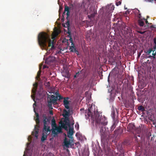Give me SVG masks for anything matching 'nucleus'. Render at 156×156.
<instances>
[{"label": "nucleus", "instance_id": "f257e3e1", "mask_svg": "<svg viewBox=\"0 0 156 156\" xmlns=\"http://www.w3.org/2000/svg\"><path fill=\"white\" fill-rule=\"evenodd\" d=\"M38 43L42 49L47 51V53H49L50 51H53L55 49L54 45L53 40L50 39V36L45 32L40 33L38 36Z\"/></svg>", "mask_w": 156, "mask_h": 156}, {"label": "nucleus", "instance_id": "f03ea898", "mask_svg": "<svg viewBox=\"0 0 156 156\" xmlns=\"http://www.w3.org/2000/svg\"><path fill=\"white\" fill-rule=\"evenodd\" d=\"M92 107H91L89 108L85 114L87 119H89V117H90L94 121H95L97 125H98V126L101 127H102L101 126H105L107 124V122L105 119V118L103 117L102 116H100L99 115L97 114L96 116H94L92 115V112L91 111Z\"/></svg>", "mask_w": 156, "mask_h": 156}, {"label": "nucleus", "instance_id": "7ed1b4c3", "mask_svg": "<svg viewBox=\"0 0 156 156\" xmlns=\"http://www.w3.org/2000/svg\"><path fill=\"white\" fill-rule=\"evenodd\" d=\"M51 126L52 134L57 135L59 133L62 132L61 128L60 127L56 126L55 121L54 119H53L51 120ZM54 136H55V135H54Z\"/></svg>", "mask_w": 156, "mask_h": 156}, {"label": "nucleus", "instance_id": "20e7f679", "mask_svg": "<svg viewBox=\"0 0 156 156\" xmlns=\"http://www.w3.org/2000/svg\"><path fill=\"white\" fill-rule=\"evenodd\" d=\"M43 122L44 124L43 130L47 132H50V127L48 126L50 123V119L45 114H43L42 116Z\"/></svg>", "mask_w": 156, "mask_h": 156}, {"label": "nucleus", "instance_id": "39448f33", "mask_svg": "<svg viewBox=\"0 0 156 156\" xmlns=\"http://www.w3.org/2000/svg\"><path fill=\"white\" fill-rule=\"evenodd\" d=\"M100 132L102 140H105L108 138L109 134V132L108 128L101 127Z\"/></svg>", "mask_w": 156, "mask_h": 156}, {"label": "nucleus", "instance_id": "423d86ee", "mask_svg": "<svg viewBox=\"0 0 156 156\" xmlns=\"http://www.w3.org/2000/svg\"><path fill=\"white\" fill-rule=\"evenodd\" d=\"M48 95V106L51 109H52V103H55L56 102V99L55 98V97L53 95Z\"/></svg>", "mask_w": 156, "mask_h": 156}, {"label": "nucleus", "instance_id": "0eeeda50", "mask_svg": "<svg viewBox=\"0 0 156 156\" xmlns=\"http://www.w3.org/2000/svg\"><path fill=\"white\" fill-rule=\"evenodd\" d=\"M61 127L66 130H68V127H70L69 124V120L68 118H65L63 122H61Z\"/></svg>", "mask_w": 156, "mask_h": 156}, {"label": "nucleus", "instance_id": "6e6552de", "mask_svg": "<svg viewBox=\"0 0 156 156\" xmlns=\"http://www.w3.org/2000/svg\"><path fill=\"white\" fill-rule=\"evenodd\" d=\"M73 5L72 4H70L69 5V7L67 5H65L64 8V12L63 13V16H64V15H65V12H67L66 15L67 16L66 19H68V18L69 16L70 11L69 9H73Z\"/></svg>", "mask_w": 156, "mask_h": 156}, {"label": "nucleus", "instance_id": "1a4fd4ad", "mask_svg": "<svg viewBox=\"0 0 156 156\" xmlns=\"http://www.w3.org/2000/svg\"><path fill=\"white\" fill-rule=\"evenodd\" d=\"M31 97L32 99H33L34 101L35 102L33 104V107L34 108V106H36V101H35L34 100V96L33 95H31ZM34 112H35L36 115V118L35 119V120L36 123V124L37 125H39L40 124V120L39 119V115L38 113H36L35 110V108H34Z\"/></svg>", "mask_w": 156, "mask_h": 156}, {"label": "nucleus", "instance_id": "9d476101", "mask_svg": "<svg viewBox=\"0 0 156 156\" xmlns=\"http://www.w3.org/2000/svg\"><path fill=\"white\" fill-rule=\"evenodd\" d=\"M112 16L111 12L108 11L106 12L105 15L102 16V19L104 22H106L107 20H108Z\"/></svg>", "mask_w": 156, "mask_h": 156}, {"label": "nucleus", "instance_id": "9b49d317", "mask_svg": "<svg viewBox=\"0 0 156 156\" xmlns=\"http://www.w3.org/2000/svg\"><path fill=\"white\" fill-rule=\"evenodd\" d=\"M50 132H47L45 130H44L43 129L42 133L41 139V142H43L44 141L46 140L47 136L49 133Z\"/></svg>", "mask_w": 156, "mask_h": 156}, {"label": "nucleus", "instance_id": "f8f14e48", "mask_svg": "<svg viewBox=\"0 0 156 156\" xmlns=\"http://www.w3.org/2000/svg\"><path fill=\"white\" fill-rule=\"evenodd\" d=\"M67 27L68 28V32L67 33L69 34V37H70L69 41L71 43L73 42V39L71 37V34L70 30L69 29V27L70 26L69 23V21L68 20L67 23H66Z\"/></svg>", "mask_w": 156, "mask_h": 156}, {"label": "nucleus", "instance_id": "ddd939ff", "mask_svg": "<svg viewBox=\"0 0 156 156\" xmlns=\"http://www.w3.org/2000/svg\"><path fill=\"white\" fill-rule=\"evenodd\" d=\"M69 99V98L68 97L64 98L63 105L67 109H69V101L68 100Z\"/></svg>", "mask_w": 156, "mask_h": 156}, {"label": "nucleus", "instance_id": "4468645a", "mask_svg": "<svg viewBox=\"0 0 156 156\" xmlns=\"http://www.w3.org/2000/svg\"><path fill=\"white\" fill-rule=\"evenodd\" d=\"M71 140L72 141H73V140L71 139V140L68 139L66 138H65L64 139V145L66 147V148H68L69 147V145L71 144Z\"/></svg>", "mask_w": 156, "mask_h": 156}, {"label": "nucleus", "instance_id": "2eb2a0df", "mask_svg": "<svg viewBox=\"0 0 156 156\" xmlns=\"http://www.w3.org/2000/svg\"><path fill=\"white\" fill-rule=\"evenodd\" d=\"M55 60V58L54 56H50L46 59L45 62L48 64H50L51 62H53Z\"/></svg>", "mask_w": 156, "mask_h": 156}, {"label": "nucleus", "instance_id": "dca6fc26", "mask_svg": "<svg viewBox=\"0 0 156 156\" xmlns=\"http://www.w3.org/2000/svg\"><path fill=\"white\" fill-rule=\"evenodd\" d=\"M73 133L74 131L73 128H71V127H69V132L67 133L68 137L71 138L72 140H73V137L72 136L73 135Z\"/></svg>", "mask_w": 156, "mask_h": 156}, {"label": "nucleus", "instance_id": "f3484780", "mask_svg": "<svg viewBox=\"0 0 156 156\" xmlns=\"http://www.w3.org/2000/svg\"><path fill=\"white\" fill-rule=\"evenodd\" d=\"M118 122V121L117 120H115L114 121H113V124L110 130L111 131H113L115 128Z\"/></svg>", "mask_w": 156, "mask_h": 156}, {"label": "nucleus", "instance_id": "a211bd4d", "mask_svg": "<svg viewBox=\"0 0 156 156\" xmlns=\"http://www.w3.org/2000/svg\"><path fill=\"white\" fill-rule=\"evenodd\" d=\"M69 50L70 51L72 52H75L77 55H79V52L76 49V48L75 46H70Z\"/></svg>", "mask_w": 156, "mask_h": 156}, {"label": "nucleus", "instance_id": "6ab92c4d", "mask_svg": "<svg viewBox=\"0 0 156 156\" xmlns=\"http://www.w3.org/2000/svg\"><path fill=\"white\" fill-rule=\"evenodd\" d=\"M35 130L32 132V134L34 136L37 138L38 135V134L39 132V129L37 128L36 129V126H35Z\"/></svg>", "mask_w": 156, "mask_h": 156}, {"label": "nucleus", "instance_id": "aec40b11", "mask_svg": "<svg viewBox=\"0 0 156 156\" xmlns=\"http://www.w3.org/2000/svg\"><path fill=\"white\" fill-rule=\"evenodd\" d=\"M135 127L134 124L131 123L129 124L127 126V129L129 131H131L134 129Z\"/></svg>", "mask_w": 156, "mask_h": 156}, {"label": "nucleus", "instance_id": "412c9836", "mask_svg": "<svg viewBox=\"0 0 156 156\" xmlns=\"http://www.w3.org/2000/svg\"><path fill=\"white\" fill-rule=\"evenodd\" d=\"M96 14H97V11L96 10L94 9L93 11V13L91 14L90 15H88V17L89 18H94Z\"/></svg>", "mask_w": 156, "mask_h": 156}, {"label": "nucleus", "instance_id": "4be33fe9", "mask_svg": "<svg viewBox=\"0 0 156 156\" xmlns=\"http://www.w3.org/2000/svg\"><path fill=\"white\" fill-rule=\"evenodd\" d=\"M62 116L65 118H68L69 116V112L66 109H64L63 110V113L62 114Z\"/></svg>", "mask_w": 156, "mask_h": 156}, {"label": "nucleus", "instance_id": "5701e85b", "mask_svg": "<svg viewBox=\"0 0 156 156\" xmlns=\"http://www.w3.org/2000/svg\"><path fill=\"white\" fill-rule=\"evenodd\" d=\"M41 68L40 67H39V70L37 72V76L36 77V79L39 81L40 80V77L41 72Z\"/></svg>", "mask_w": 156, "mask_h": 156}, {"label": "nucleus", "instance_id": "b1692460", "mask_svg": "<svg viewBox=\"0 0 156 156\" xmlns=\"http://www.w3.org/2000/svg\"><path fill=\"white\" fill-rule=\"evenodd\" d=\"M59 34L58 30L56 29L54 31V33H53L52 39L55 38Z\"/></svg>", "mask_w": 156, "mask_h": 156}, {"label": "nucleus", "instance_id": "393cba45", "mask_svg": "<svg viewBox=\"0 0 156 156\" xmlns=\"http://www.w3.org/2000/svg\"><path fill=\"white\" fill-rule=\"evenodd\" d=\"M37 83H35L33 84V86L34 87L32 89V92L33 93H35L36 91L37 88Z\"/></svg>", "mask_w": 156, "mask_h": 156}, {"label": "nucleus", "instance_id": "a878e982", "mask_svg": "<svg viewBox=\"0 0 156 156\" xmlns=\"http://www.w3.org/2000/svg\"><path fill=\"white\" fill-rule=\"evenodd\" d=\"M63 76L66 78H69L70 76L69 72L68 71H66L63 73Z\"/></svg>", "mask_w": 156, "mask_h": 156}, {"label": "nucleus", "instance_id": "bb28decb", "mask_svg": "<svg viewBox=\"0 0 156 156\" xmlns=\"http://www.w3.org/2000/svg\"><path fill=\"white\" fill-rule=\"evenodd\" d=\"M138 23L140 27H143L144 25V22L142 19H139L138 20Z\"/></svg>", "mask_w": 156, "mask_h": 156}, {"label": "nucleus", "instance_id": "cd10ccee", "mask_svg": "<svg viewBox=\"0 0 156 156\" xmlns=\"http://www.w3.org/2000/svg\"><path fill=\"white\" fill-rule=\"evenodd\" d=\"M115 112L114 111H113L112 112L111 116L112 118L113 119V121H114L115 120H116L115 119Z\"/></svg>", "mask_w": 156, "mask_h": 156}, {"label": "nucleus", "instance_id": "c85d7f7f", "mask_svg": "<svg viewBox=\"0 0 156 156\" xmlns=\"http://www.w3.org/2000/svg\"><path fill=\"white\" fill-rule=\"evenodd\" d=\"M138 109L139 110L141 111V112H144L145 111L144 108L142 105L139 106Z\"/></svg>", "mask_w": 156, "mask_h": 156}, {"label": "nucleus", "instance_id": "c756f323", "mask_svg": "<svg viewBox=\"0 0 156 156\" xmlns=\"http://www.w3.org/2000/svg\"><path fill=\"white\" fill-rule=\"evenodd\" d=\"M86 0H83L81 4V7L83 8H85V5L86 4L85 2Z\"/></svg>", "mask_w": 156, "mask_h": 156}, {"label": "nucleus", "instance_id": "7c9ffc66", "mask_svg": "<svg viewBox=\"0 0 156 156\" xmlns=\"http://www.w3.org/2000/svg\"><path fill=\"white\" fill-rule=\"evenodd\" d=\"M55 94L56 95V96H55L54 95H53L55 97V99H56V101L58 99V96L59 94L57 92H55Z\"/></svg>", "mask_w": 156, "mask_h": 156}, {"label": "nucleus", "instance_id": "2f4dec72", "mask_svg": "<svg viewBox=\"0 0 156 156\" xmlns=\"http://www.w3.org/2000/svg\"><path fill=\"white\" fill-rule=\"evenodd\" d=\"M152 49L150 48L149 50L147 51L146 52L147 54V55H149L152 51Z\"/></svg>", "mask_w": 156, "mask_h": 156}, {"label": "nucleus", "instance_id": "473e14b6", "mask_svg": "<svg viewBox=\"0 0 156 156\" xmlns=\"http://www.w3.org/2000/svg\"><path fill=\"white\" fill-rule=\"evenodd\" d=\"M154 50L153 51V53H152L153 56H152L151 55H150L149 56V58H150L151 57H153V58H155V56L156 55V51L154 53Z\"/></svg>", "mask_w": 156, "mask_h": 156}, {"label": "nucleus", "instance_id": "72a5a7b5", "mask_svg": "<svg viewBox=\"0 0 156 156\" xmlns=\"http://www.w3.org/2000/svg\"><path fill=\"white\" fill-rule=\"evenodd\" d=\"M154 43L155 44V45L154 47V49H156V38H154Z\"/></svg>", "mask_w": 156, "mask_h": 156}, {"label": "nucleus", "instance_id": "f704fd0d", "mask_svg": "<svg viewBox=\"0 0 156 156\" xmlns=\"http://www.w3.org/2000/svg\"><path fill=\"white\" fill-rule=\"evenodd\" d=\"M138 15H137V17L139 18L140 19L141 17V14L140 13V11L138 10Z\"/></svg>", "mask_w": 156, "mask_h": 156}, {"label": "nucleus", "instance_id": "c9c22d12", "mask_svg": "<svg viewBox=\"0 0 156 156\" xmlns=\"http://www.w3.org/2000/svg\"><path fill=\"white\" fill-rule=\"evenodd\" d=\"M146 2H148L152 3L153 1H155L156 3V0H144Z\"/></svg>", "mask_w": 156, "mask_h": 156}, {"label": "nucleus", "instance_id": "e433bc0d", "mask_svg": "<svg viewBox=\"0 0 156 156\" xmlns=\"http://www.w3.org/2000/svg\"><path fill=\"white\" fill-rule=\"evenodd\" d=\"M121 1H119L118 2H117L116 3V5L117 6H119V5H121Z\"/></svg>", "mask_w": 156, "mask_h": 156}, {"label": "nucleus", "instance_id": "4c0bfd02", "mask_svg": "<svg viewBox=\"0 0 156 156\" xmlns=\"http://www.w3.org/2000/svg\"><path fill=\"white\" fill-rule=\"evenodd\" d=\"M59 98L58 99L59 100H60L61 99H62L63 98L62 97L61 95H59L58 96V98Z\"/></svg>", "mask_w": 156, "mask_h": 156}, {"label": "nucleus", "instance_id": "58836bf2", "mask_svg": "<svg viewBox=\"0 0 156 156\" xmlns=\"http://www.w3.org/2000/svg\"><path fill=\"white\" fill-rule=\"evenodd\" d=\"M111 6V8L109 9L111 11H112L114 9V7H113V6H111L110 5V7Z\"/></svg>", "mask_w": 156, "mask_h": 156}, {"label": "nucleus", "instance_id": "ea45409f", "mask_svg": "<svg viewBox=\"0 0 156 156\" xmlns=\"http://www.w3.org/2000/svg\"><path fill=\"white\" fill-rule=\"evenodd\" d=\"M119 130V129H115V131H114V134L115 135L116 134L118 133V131Z\"/></svg>", "mask_w": 156, "mask_h": 156}, {"label": "nucleus", "instance_id": "a19ab883", "mask_svg": "<svg viewBox=\"0 0 156 156\" xmlns=\"http://www.w3.org/2000/svg\"><path fill=\"white\" fill-rule=\"evenodd\" d=\"M144 20L145 21V23L146 24H149V23H148V21L146 20V19L144 18Z\"/></svg>", "mask_w": 156, "mask_h": 156}, {"label": "nucleus", "instance_id": "79ce46f5", "mask_svg": "<svg viewBox=\"0 0 156 156\" xmlns=\"http://www.w3.org/2000/svg\"><path fill=\"white\" fill-rule=\"evenodd\" d=\"M138 32L140 34H144L145 31H139Z\"/></svg>", "mask_w": 156, "mask_h": 156}, {"label": "nucleus", "instance_id": "37998d69", "mask_svg": "<svg viewBox=\"0 0 156 156\" xmlns=\"http://www.w3.org/2000/svg\"><path fill=\"white\" fill-rule=\"evenodd\" d=\"M49 113L51 115H53V111L52 110H50L49 111Z\"/></svg>", "mask_w": 156, "mask_h": 156}, {"label": "nucleus", "instance_id": "c03bdc74", "mask_svg": "<svg viewBox=\"0 0 156 156\" xmlns=\"http://www.w3.org/2000/svg\"><path fill=\"white\" fill-rule=\"evenodd\" d=\"M62 9V7H61V6H60L59 9V12H60V11H61Z\"/></svg>", "mask_w": 156, "mask_h": 156}, {"label": "nucleus", "instance_id": "a18cd8bd", "mask_svg": "<svg viewBox=\"0 0 156 156\" xmlns=\"http://www.w3.org/2000/svg\"><path fill=\"white\" fill-rule=\"evenodd\" d=\"M71 43V46H73H73H74V43H73V42H72V43Z\"/></svg>", "mask_w": 156, "mask_h": 156}, {"label": "nucleus", "instance_id": "49530a36", "mask_svg": "<svg viewBox=\"0 0 156 156\" xmlns=\"http://www.w3.org/2000/svg\"><path fill=\"white\" fill-rule=\"evenodd\" d=\"M79 72H78L77 73H76V75H77V76H78V75H79Z\"/></svg>", "mask_w": 156, "mask_h": 156}, {"label": "nucleus", "instance_id": "de8ad7c7", "mask_svg": "<svg viewBox=\"0 0 156 156\" xmlns=\"http://www.w3.org/2000/svg\"><path fill=\"white\" fill-rule=\"evenodd\" d=\"M78 76H77V75L75 74V75H74V78H76Z\"/></svg>", "mask_w": 156, "mask_h": 156}, {"label": "nucleus", "instance_id": "09e8293b", "mask_svg": "<svg viewBox=\"0 0 156 156\" xmlns=\"http://www.w3.org/2000/svg\"><path fill=\"white\" fill-rule=\"evenodd\" d=\"M140 55H141V53H139L138 55V57H139L140 56Z\"/></svg>", "mask_w": 156, "mask_h": 156}, {"label": "nucleus", "instance_id": "8fccbe9b", "mask_svg": "<svg viewBox=\"0 0 156 156\" xmlns=\"http://www.w3.org/2000/svg\"><path fill=\"white\" fill-rule=\"evenodd\" d=\"M47 68V66H44L43 67V69H45V68Z\"/></svg>", "mask_w": 156, "mask_h": 156}, {"label": "nucleus", "instance_id": "3c124183", "mask_svg": "<svg viewBox=\"0 0 156 156\" xmlns=\"http://www.w3.org/2000/svg\"><path fill=\"white\" fill-rule=\"evenodd\" d=\"M109 76H108V81L109 80Z\"/></svg>", "mask_w": 156, "mask_h": 156}, {"label": "nucleus", "instance_id": "603ef678", "mask_svg": "<svg viewBox=\"0 0 156 156\" xmlns=\"http://www.w3.org/2000/svg\"><path fill=\"white\" fill-rule=\"evenodd\" d=\"M153 124L154 125H155V123H154H154H153Z\"/></svg>", "mask_w": 156, "mask_h": 156}, {"label": "nucleus", "instance_id": "864d4df0", "mask_svg": "<svg viewBox=\"0 0 156 156\" xmlns=\"http://www.w3.org/2000/svg\"><path fill=\"white\" fill-rule=\"evenodd\" d=\"M125 9H127V8H125Z\"/></svg>", "mask_w": 156, "mask_h": 156}, {"label": "nucleus", "instance_id": "5fc2aeb1", "mask_svg": "<svg viewBox=\"0 0 156 156\" xmlns=\"http://www.w3.org/2000/svg\"><path fill=\"white\" fill-rule=\"evenodd\" d=\"M151 27H153V26H151Z\"/></svg>", "mask_w": 156, "mask_h": 156}, {"label": "nucleus", "instance_id": "6e6d98bb", "mask_svg": "<svg viewBox=\"0 0 156 156\" xmlns=\"http://www.w3.org/2000/svg\"><path fill=\"white\" fill-rule=\"evenodd\" d=\"M78 127L79 128V125H78Z\"/></svg>", "mask_w": 156, "mask_h": 156}, {"label": "nucleus", "instance_id": "4d7b16f0", "mask_svg": "<svg viewBox=\"0 0 156 156\" xmlns=\"http://www.w3.org/2000/svg\"><path fill=\"white\" fill-rule=\"evenodd\" d=\"M75 127H76V125H75Z\"/></svg>", "mask_w": 156, "mask_h": 156}, {"label": "nucleus", "instance_id": "13d9d810", "mask_svg": "<svg viewBox=\"0 0 156 156\" xmlns=\"http://www.w3.org/2000/svg\"><path fill=\"white\" fill-rule=\"evenodd\" d=\"M48 83H49V82H48Z\"/></svg>", "mask_w": 156, "mask_h": 156}, {"label": "nucleus", "instance_id": "bf43d9fd", "mask_svg": "<svg viewBox=\"0 0 156 156\" xmlns=\"http://www.w3.org/2000/svg\"><path fill=\"white\" fill-rule=\"evenodd\" d=\"M155 127H156V125L155 126Z\"/></svg>", "mask_w": 156, "mask_h": 156}]
</instances>
